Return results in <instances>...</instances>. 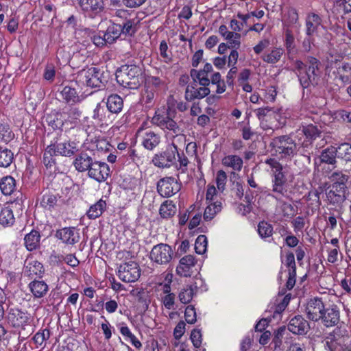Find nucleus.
<instances>
[{"instance_id": "obj_1", "label": "nucleus", "mask_w": 351, "mask_h": 351, "mask_svg": "<svg viewBox=\"0 0 351 351\" xmlns=\"http://www.w3.org/2000/svg\"><path fill=\"white\" fill-rule=\"evenodd\" d=\"M77 150L75 142L63 139L61 132H56L44 150L43 162L47 169H56L57 156L71 158Z\"/></svg>"}, {"instance_id": "obj_2", "label": "nucleus", "mask_w": 351, "mask_h": 351, "mask_svg": "<svg viewBox=\"0 0 351 351\" xmlns=\"http://www.w3.org/2000/svg\"><path fill=\"white\" fill-rule=\"evenodd\" d=\"M294 71L303 90L317 86L321 80L322 63L314 56H307L306 62L301 60L293 62Z\"/></svg>"}, {"instance_id": "obj_3", "label": "nucleus", "mask_w": 351, "mask_h": 351, "mask_svg": "<svg viewBox=\"0 0 351 351\" xmlns=\"http://www.w3.org/2000/svg\"><path fill=\"white\" fill-rule=\"evenodd\" d=\"M265 163L271 168L272 192L276 199L278 197L291 198L293 194L291 185L288 180V171L276 158L265 160Z\"/></svg>"}, {"instance_id": "obj_4", "label": "nucleus", "mask_w": 351, "mask_h": 351, "mask_svg": "<svg viewBox=\"0 0 351 351\" xmlns=\"http://www.w3.org/2000/svg\"><path fill=\"white\" fill-rule=\"evenodd\" d=\"M152 123L158 126L164 131L167 130V134L172 135V142H175L177 146L186 143V135L182 134V130L178 123L172 118L171 108H158L153 116Z\"/></svg>"}, {"instance_id": "obj_5", "label": "nucleus", "mask_w": 351, "mask_h": 351, "mask_svg": "<svg viewBox=\"0 0 351 351\" xmlns=\"http://www.w3.org/2000/svg\"><path fill=\"white\" fill-rule=\"evenodd\" d=\"M293 137L294 132L272 138L269 145L276 156L281 159H289L297 154L298 146L300 144Z\"/></svg>"}, {"instance_id": "obj_6", "label": "nucleus", "mask_w": 351, "mask_h": 351, "mask_svg": "<svg viewBox=\"0 0 351 351\" xmlns=\"http://www.w3.org/2000/svg\"><path fill=\"white\" fill-rule=\"evenodd\" d=\"M142 71L135 64L124 65L117 71L116 80L123 88L135 90L141 85Z\"/></svg>"}, {"instance_id": "obj_7", "label": "nucleus", "mask_w": 351, "mask_h": 351, "mask_svg": "<svg viewBox=\"0 0 351 351\" xmlns=\"http://www.w3.org/2000/svg\"><path fill=\"white\" fill-rule=\"evenodd\" d=\"M332 177L337 181L330 186V190L326 192V197L330 204L340 206L346 199V182L348 178L346 175L337 172L333 173Z\"/></svg>"}, {"instance_id": "obj_8", "label": "nucleus", "mask_w": 351, "mask_h": 351, "mask_svg": "<svg viewBox=\"0 0 351 351\" xmlns=\"http://www.w3.org/2000/svg\"><path fill=\"white\" fill-rule=\"evenodd\" d=\"M176 154H178V146L175 142H171L163 151L154 155L152 162L158 168L168 169L176 163Z\"/></svg>"}, {"instance_id": "obj_9", "label": "nucleus", "mask_w": 351, "mask_h": 351, "mask_svg": "<svg viewBox=\"0 0 351 351\" xmlns=\"http://www.w3.org/2000/svg\"><path fill=\"white\" fill-rule=\"evenodd\" d=\"M328 67L335 81L340 82L342 86L351 84V63L335 59L330 61Z\"/></svg>"}, {"instance_id": "obj_10", "label": "nucleus", "mask_w": 351, "mask_h": 351, "mask_svg": "<svg viewBox=\"0 0 351 351\" xmlns=\"http://www.w3.org/2000/svg\"><path fill=\"white\" fill-rule=\"evenodd\" d=\"M6 319L8 323L14 328L23 326H32L34 322V317L30 313L19 307L9 308Z\"/></svg>"}, {"instance_id": "obj_11", "label": "nucleus", "mask_w": 351, "mask_h": 351, "mask_svg": "<svg viewBox=\"0 0 351 351\" xmlns=\"http://www.w3.org/2000/svg\"><path fill=\"white\" fill-rule=\"evenodd\" d=\"M102 75L100 69L94 66L82 69L77 74L79 80L84 85L98 88L104 86L106 82Z\"/></svg>"}, {"instance_id": "obj_12", "label": "nucleus", "mask_w": 351, "mask_h": 351, "mask_svg": "<svg viewBox=\"0 0 351 351\" xmlns=\"http://www.w3.org/2000/svg\"><path fill=\"white\" fill-rule=\"evenodd\" d=\"M321 131L317 125L312 123L302 125L294 132V138L304 148L308 147L320 136Z\"/></svg>"}, {"instance_id": "obj_13", "label": "nucleus", "mask_w": 351, "mask_h": 351, "mask_svg": "<svg viewBox=\"0 0 351 351\" xmlns=\"http://www.w3.org/2000/svg\"><path fill=\"white\" fill-rule=\"evenodd\" d=\"M173 257L172 247L169 245L162 243L154 245L149 254L151 261L160 265H167Z\"/></svg>"}, {"instance_id": "obj_14", "label": "nucleus", "mask_w": 351, "mask_h": 351, "mask_svg": "<svg viewBox=\"0 0 351 351\" xmlns=\"http://www.w3.org/2000/svg\"><path fill=\"white\" fill-rule=\"evenodd\" d=\"M117 276L123 282H134L141 276L140 267L135 261L124 263L118 267Z\"/></svg>"}, {"instance_id": "obj_15", "label": "nucleus", "mask_w": 351, "mask_h": 351, "mask_svg": "<svg viewBox=\"0 0 351 351\" xmlns=\"http://www.w3.org/2000/svg\"><path fill=\"white\" fill-rule=\"evenodd\" d=\"M181 189V183L178 178L167 176L160 179L157 182V191L163 197H170Z\"/></svg>"}, {"instance_id": "obj_16", "label": "nucleus", "mask_w": 351, "mask_h": 351, "mask_svg": "<svg viewBox=\"0 0 351 351\" xmlns=\"http://www.w3.org/2000/svg\"><path fill=\"white\" fill-rule=\"evenodd\" d=\"M79 7L84 16L95 19L104 10V0H79Z\"/></svg>"}, {"instance_id": "obj_17", "label": "nucleus", "mask_w": 351, "mask_h": 351, "mask_svg": "<svg viewBox=\"0 0 351 351\" xmlns=\"http://www.w3.org/2000/svg\"><path fill=\"white\" fill-rule=\"evenodd\" d=\"M326 305L322 298L314 297L310 298L305 306V313L307 317L313 322H319Z\"/></svg>"}, {"instance_id": "obj_18", "label": "nucleus", "mask_w": 351, "mask_h": 351, "mask_svg": "<svg viewBox=\"0 0 351 351\" xmlns=\"http://www.w3.org/2000/svg\"><path fill=\"white\" fill-rule=\"evenodd\" d=\"M87 173L90 178L101 183L110 176V169L106 162L95 160Z\"/></svg>"}, {"instance_id": "obj_19", "label": "nucleus", "mask_w": 351, "mask_h": 351, "mask_svg": "<svg viewBox=\"0 0 351 351\" xmlns=\"http://www.w3.org/2000/svg\"><path fill=\"white\" fill-rule=\"evenodd\" d=\"M141 145L148 151H153L161 142V136L159 133L152 130H144L139 129L137 132Z\"/></svg>"}, {"instance_id": "obj_20", "label": "nucleus", "mask_w": 351, "mask_h": 351, "mask_svg": "<svg viewBox=\"0 0 351 351\" xmlns=\"http://www.w3.org/2000/svg\"><path fill=\"white\" fill-rule=\"evenodd\" d=\"M91 117L94 123L101 128L111 125L114 120V117L101 103L97 104Z\"/></svg>"}, {"instance_id": "obj_21", "label": "nucleus", "mask_w": 351, "mask_h": 351, "mask_svg": "<svg viewBox=\"0 0 351 351\" xmlns=\"http://www.w3.org/2000/svg\"><path fill=\"white\" fill-rule=\"evenodd\" d=\"M340 321V311L335 304H326L319 322L326 328L337 326Z\"/></svg>"}, {"instance_id": "obj_22", "label": "nucleus", "mask_w": 351, "mask_h": 351, "mask_svg": "<svg viewBox=\"0 0 351 351\" xmlns=\"http://www.w3.org/2000/svg\"><path fill=\"white\" fill-rule=\"evenodd\" d=\"M210 90L208 87L199 86L197 82L193 81L186 88L184 97L188 101L202 99L209 95Z\"/></svg>"}, {"instance_id": "obj_23", "label": "nucleus", "mask_w": 351, "mask_h": 351, "mask_svg": "<svg viewBox=\"0 0 351 351\" xmlns=\"http://www.w3.org/2000/svg\"><path fill=\"white\" fill-rule=\"evenodd\" d=\"M213 72V68L210 63H206L204 68L200 70L193 69L190 71V74L194 82H197L199 86L208 87L210 85V80Z\"/></svg>"}, {"instance_id": "obj_24", "label": "nucleus", "mask_w": 351, "mask_h": 351, "mask_svg": "<svg viewBox=\"0 0 351 351\" xmlns=\"http://www.w3.org/2000/svg\"><path fill=\"white\" fill-rule=\"evenodd\" d=\"M56 237L66 245H73L80 239L79 230L75 227H65L56 231Z\"/></svg>"}, {"instance_id": "obj_25", "label": "nucleus", "mask_w": 351, "mask_h": 351, "mask_svg": "<svg viewBox=\"0 0 351 351\" xmlns=\"http://www.w3.org/2000/svg\"><path fill=\"white\" fill-rule=\"evenodd\" d=\"M23 274L29 279L42 278L45 274L43 265L36 259L30 258L25 261Z\"/></svg>"}, {"instance_id": "obj_26", "label": "nucleus", "mask_w": 351, "mask_h": 351, "mask_svg": "<svg viewBox=\"0 0 351 351\" xmlns=\"http://www.w3.org/2000/svg\"><path fill=\"white\" fill-rule=\"evenodd\" d=\"M287 329L294 335H305L310 330V324L302 315H298L289 320Z\"/></svg>"}, {"instance_id": "obj_27", "label": "nucleus", "mask_w": 351, "mask_h": 351, "mask_svg": "<svg viewBox=\"0 0 351 351\" xmlns=\"http://www.w3.org/2000/svg\"><path fill=\"white\" fill-rule=\"evenodd\" d=\"M60 95L62 101L70 106L78 104L82 101L81 96L72 84L64 85L60 90Z\"/></svg>"}, {"instance_id": "obj_28", "label": "nucleus", "mask_w": 351, "mask_h": 351, "mask_svg": "<svg viewBox=\"0 0 351 351\" xmlns=\"http://www.w3.org/2000/svg\"><path fill=\"white\" fill-rule=\"evenodd\" d=\"M94 161L95 159L88 155L86 152L82 151L76 155L72 164L77 171L84 173L88 172Z\"/></svg>"}, {"instance_id": "obj_29", "label": "nucleus", "mask_w": 351, "mask_h": 351, "mask_svg": "<svg viewBox=\"0 0 351 351\" xmlns=\"http://www.w3.org/2000/svg\"><path fill=\"white\" fill-rule=\"evenodd\" d=\"M50 337V329L49 328H41L31 338L29 343L34 345V349L43 350L46 347L47 341Z\"/></svg>"}, {"instance_id": "obj_30", "label": "nucleus", "mask_w": 351, "mask_h": 351, "mask_svg": "<svg viewBox=\"0 0 351 351\" xmlns=\"http://www.w3.org/2000/svg\"><path fill=\"white\" fill-rule=\"evenodd\" d=\"M221 164L223 167L230 168L234 171L231 172V176H236L235 172L241 171L243 166V159L238 155H227L222 158Z\"/></svg>"}, {"instance_id": "obj_31", "label": "nucleus", "mask_w": 351, "mask_h": 351, "mask_svg": "<svg viewBox=\"0 0 351 351\" xmlns=\"http://www.w3.org/2000/svg\"><path fill=\"white\" fill-rule=\"evenodd\" d=\"M41 235L40 231L32 229L24 237V245L27 251L33 252L40 247Z\"/></svg>"}, {"instance_id": "obj_32", "label": "nucleus", "mask_w": 351, "mask_h": 351, "mask_svg": "<svg viewBox=\"0 0 351 351\" xmlns=\"http://www.w3.org/2000/svg\"><path fill=\"white\" fill-rule=\"evenodd\" d=\"M45 121L47 125L53 130H60V132L62 133L66 117L63 113L54 111L47 114Z\"/></svg>"}, {"instance_id": "obj_33", "label": "nucleus", "mask_w": 351, "mask_h": 351, "mask_svg": "<svg viewBox=\"0 0 351 351\" xmlns=\"http://www.w3.org/2000/svg\"><path fill=\"white\" fill-rule=\"evenodd\" d=\"M34 299L43 298L49 291L48 285L41 280L34 279L27 286Z\"/></svg>"}, {"instance_id": "obj_34", "label": "nucleus", "mask_w": 351, "mask_h": 351, "mask_svg": "<svg viewBox=\"0 0 351 351\" xmlns=\"http://www.w3.org/2000/svg\"><path fill=\"white\" fill-rule=\"evenodd\" d=\"M228 40V45L230 46L231 51L228 56L230 64H237L239 58V53L237 50L241 47V34L238 32H234L231 38H226Z\"/></svg>"}, {"instance_id": "obj_35", "label": "nucleus", "mask_w": 351, "mask_h": 351, "mask_svg": "<svg viewBox=\"0 0 351 351\" xmlns=\"http://www.w3.org/2000/svg\"><path fill=\"white\" fill-rule=\"evenodd\" d=\"M285 47L287 51V58L289 60H294V58L299 53V49L295 44V37L292 31L287 29L285 31Z\"/></svg>"}, {"instance_id": "obj_36", "label": "nucleus", "mask_w": 351, "mask_h": 351, "mask_svg": "<svg viewBox=\"0 0 351 351\" xmlns=\"http://www.w3.org/2000/svg\"><path fill=\"white\" fill-rule=\"evenodd\" d=\"M195 264V259L193 255H186L180 258L179 265L176 267L177 274L180 276H190L192 267Z\"/></svg>"}, {"instance_id": "obj_37", "label": "nucleus", "mask_w": 351, "mask_h": 351, "mask_svg": "<svg viewBox=\"0 0 351 351\" xmlns=\"http://www.w3.org/2000/svg\"><path fill=\"white\" fill-rule=\"evenodd\" d=\"M106 107L108 110L114 114H119L123 108V99L117 94H111L106 99Z\"/></svg>"}, {"instance_id": "obj_38", "label": "nucleus", "mask_w": 351, "mask_h": 351, "mask_svg": "<svg viewBox=\"0 0 351 351\" xmlns=\"http://www.w3.org/2000/svg\"><path fill=\"white\" fill-rule=\"evenodd\" d=\"M107 209L106 200L100 198L95 203L91 204L86 212V215L89 219H96L101 217Z\"/></svg>"}, {"instance_id": "obj_39", "label": "nucleus", "mask_w": 351, "mask_h": 351, "mask_svg": "<svg viewBox=\"0 0 351 351\" xmlns=\"http://www.w3.org/2000/svg\"><path fill=\"white\" fill-rule=\"evenodd\" d=\"M15 221L12 208L10 205H4L0 210V225L5 228H10Z\"/></svg>"}, {"instance_id": "obj_40", "label": "nucleus", "mask_w": 351, "mask_h": 351, "mask_svg": "<svg viewBox=\"0 0 351 351\" xmlns=\"http://www.w3.org/2000/svg\"><path fill=\"white\" fill-rule=\"evenodd\" d=\"M16 190V181L12 176H5L0 180V191L5 196L12 195Z\"/></svg>"}, {"instance_id": "obj_41", "label": "nucleus", "mask_w": 351, "mask_h": 351, "mask_svg": "<svg viewBox=\"0 0 351 351\" xmlns=\"http://www.w3.org/2000/svg\"><path fill=\"white\" fill-rule=\"evenodd\" d=\"M322 23L321 17L315 13L308 14L306 19V34L307 36H312L317 32V28Z\"/></svg>"}, {"instance_id": "obj_42", "label": "nucleus", "mask_w": 351, "mask_h": 351, "mask_svg": "<svg viewBox=\"0 0 351 351\" xmlns=\"http://www.w3.org/2000/svg\"><path fill=\"white\" fill-rule=\"evenodd\" d=\"M58 196L52 193L48 192L43 195L40 202V206L44 210L52 212L58 206Z\"/></svg>"}, {"instance_id": "obj_43", "label": "nucleus", "mask_w": 351, "mask_h": 351, "mask_svg": "<svg viewBox=\"0 0 351 351\" xmlns=\"http://www.w3.org/2000/svg\"><path fill=\"white\" fill-rule=\"evenodd\" d=\"M177 208L172 200H165L160 206L159 214L162 219H170L176 213Z\"/></svg>"}, {"instance_id": "obj_44", "label": "nucleus", "mask_w": 351, "mask_h": 351, "mask_svg": "<svg viewBox=\"0 0 351 351\" xmlns=\"http://www.w3.org/2000/svg\"><path fill=\"white\" fill-rule=\"evenodd\" d=\"M325 347L329 351H341L344 341L336 337L335 335L330 332L325 338Z\"/></svg>"}, {"instance_id": "obj_45", "label": "nucleus", "mask_w": 351, "mask_h": 351, "mask_svg": "<svg viewBox=\"0 0 351 351\" xmlns=\"http://www.w3.org/2000/svg\"><path fill=\"white\" fill-rule=\"evenodd\" d=\"M197 286L187 285L184 287L178 294L179 300L181 303L186 304L191 302L195 294Z\"/></svg>"}, {"instance_id": "obj_46", "label": "nucleus", "mask_w": 351, "mask_h": 351, "mask_svg": "<svg viewBox=\"0 0 351 351\" xmlns=\"http://www.w3.org/2000/svg\"><path fill=\"white\" fill-rule=\"evenodd\" d=\"M207 203L208 206L205 208L203 215L204 219L206 221L212 220L221 210L222 208V204L219 201Z\"/></svg>"}, {"instance_id": "obj_47", "label": "nucleus", "mask_w": 351, "mask_h": 351, "mask_svg": "<svg viewBox=\"0 0 351 351\" xmlns=\"http://www.w3.org/2000/svg\"><path fill=\"white\" fill-rule=\"evenodd\" d=\"M14 160V156L12 150L0 146V167L8 168Z\"/></svg>"}, {"instance_id": "obj_48", "label": "nucleus", "mask_w": 351, "mask_h": 351, "mask_svg": "<svg viewBox=\"0 0 351 351\" xmlns=\"http://www.w3.org/2000/svg\"><path fill=\"white\" fill-rule=\"evenodd\" d=\"M120 333L125 338L129 339L132 346L136 349L140 350L142 348L141 342L138 338L131 332L129 327L124 323L121 324L119 327Z\"/></svg>"}, {"instance_id": "obj_49", "label": "nucleus", "mask_w": 351, "mask_h": 351, "mask_svg": "<svg viewBox=\"0 0 351 351\" xmlns=\"http://www.w3.org/2000/svg\"><path fill=\"white\" fill-rule=\"evenodd\" d=\"M338 157L337 147L330 146L324 149L320 155L322 162L334 165L336 162V157Z\"/></svg>"}, {"instance_id": "obj_50", "label": "nucleus", "mask_w": 351, "mask_h": 351, "mask_svg": "<svg viewBox=\"0 0 351 351\" xmlns=\"http://www.w3.org/2000/svg\"><path fill=\"white\" fill-rule=\"evenodd\" d=\"M108 44L114 43L121 34L120 24L112 23L109 25L104 32Z\"/></svg>"}, {"instance_id": "obj_51", "label": "nucleus", "mask_w": 351, "mask_h": 351, "mask_svg": "<svg viewBox=\"0 0 351 351\" xmlns=\"http://www.w3.org/2000/svg\"><path fill=\"white\" fill-rule=\"evenodd\" d=\"M159 55L160 61L162 63L171 64L173 62L172 51L169 49V46L166 40H163L159 45Z\"/></svg>"}, {"instance_id": "obj_52", "label": "nucleus", "mask_w": 351, "mask_h": 351, "mask_svg": "<svg viewBox=\"0 0 351 351\" xmlns=\"http://www.w3.org/2000/svg\"><path fill=\"white\" fill-rule=\"evenodd\" d=\"M256 117L258 119L263 123V121H267L268 118H275L276 119L278 116V114L272 108L269 106L259 108L254 110Z\"/></svg>"}, {"instance_id": "obj_53", "label": "nucleus", "mask_w": 351, "mask_h": 351, "mask_svg": "<svg viewBox=\"0 0 351 351\" xmlns=\"http://www.w3.org/2000/svg\"><path fill=\"white\" fill-rule=\"evenodd\" d=\"M283 53L282 48L275 47L269 53H265L261 58L264 62L268 64H275L280 60Z\"/></svg>"}, {"instance_id": "obj_54", "label": "nucleus", "mask_w": 351, "mask_h": 351, "mask_svg": "<svg viewBox=\"0 0 351 351\" xmlns=\"http://www.w3.org/2000/svg\"><path fill=\"white\" fill-rule=\"evenodd\" d=\"M322 193L321 189L319 191L317 189L311 190L306 197V202L308 204V206L313 209H319L321 206L320 194Z\"/></svg>"}, {"instance_id": "obj_55", "label": "nucleus", "mask_w": 351, "mask_h": 351, "mask_svg": "<svg viewBox=\"0 0 351 351\" xmlns=\"http://www.w3.org/2000/svg\"><path fill=\"white\" fill-rule=\"evenodd\" d=\"M257 231L261 239H266L272 237L274 228L271 224L263 220L258 223Z\"/></svg>"}, {"instance_id": "obj_56", "label": "nucleus", "mask_w": 351, "mask_h": 351, "mask_svg": "<svg viewBox=\"0 0 351 351\" xmlns=\"http://www.w3.org/2000/svg\"><path fill=\"white\" fill-rule=\"evenodd\" d=\"M226 82H225L224 80L221 78V75L219 72H215L211 75L210 84L216 86L215 93L217 94H222L226 91Z\"/></svg>"}, {"instance_id": "obj_57", "label": "nucleus", "mask_w": 351, "mask_h": 351, "mask_svg": "<svg viewBox=\"0 0 351 351\" xmlns=\"http://www.w3.org/2000/svg\"><path fill=\"white\" fill-rule=\"evenodd\" d=\"M291 298V294H286L282 299L280 301L276 300L273 308H274V317L277 315H280L281 313L286 309Z\"/></svg>"}, {"instance_id": "obj_58", "label": "nucleus", "mask_w": 351, "mask_h": 351, "mask_svg": "<svg viewBox=\"0 0 351 351\" xmlns=\"http://www.w3.org/2000/svg\"><path fill=\"white\" fill-rule=\"evenodd\" d=\"M121 34L125 36H133L136 32V23L135 19H126L122 25H120Z\"/></svg>"}, {"instance_id": "obj_59", "label": "nucleus", "mask_w": 351, "mask_h": 351, "mask_svg": "<svg viewBox=\"0 0 351 351\" xmlns=\"http://www.w3.org/2000/svg\"><path fill=\"white\" fill-rule=\"evenodd\" d=\"M14 136L10 125L7 123H0V140L5 143L10 142Z\"/></svg>"}, {"instance_id": "obj_60", "label": "nucleus", "mask_w": 351, "mask_h": 351, "mask_svg": "<svg viewBox=\"0 0 351 351\" xmlns=\"http://www.w3.org/2000/svg\"><path fill=\"white\" fill-rule=\"evenodd\" d=\"M13 198L10 200V205L11 208L14 205L15 207L21 210H23L24 207V202L26 199L25 195L22 193L21 191L16 190L14 193H12Z\"/></svg>"}, {"instance_id": "obj_61", "label": "nucleus", "mask_w": 351, "mask_h": 351, "mask_svg": "<svg viewBox=\"0 0 351 351\" xmlns=\"http://www.w3.org/2000/svg\"><path fill=\"white\" fill-rule=\"evenodd\" d=\"M280 209L283 217L287 219H292L298 213V207L287 202H282Z\"/></svg>"}, {"instance_id": "obj_62", "label": "nucleus", "mask_w": 351, "mask_h": 351, "mask_svg": "<svg viewBox=\"0 0 351 351\" xmlns=\"http://www.w3.org/2000/svg\"><path fill=\"white\" fill-rule=\"evenodd\" d=\"M338 158H342L346 161H351V144L343 143L337 147Z\"/></svg>"}, {"instance_id": "obj_63", "label": "nucleus", "mask_w": 351, "mask_h": 351, "mask_svg": "<svg viewBox=\"0 0 351 351\" xmlns=\"http://www.w3.org/2000/svg\"><path fill=\"white\" fill-rule=\"evenodd\" d=\"M208 240L205 235H199L195 240V250L198 254H203L207 250Z\"/></svg>"}, {"instance_id": "obj_64", "label": "nucleus", "mask_w": 351, "mask_h": 351, "mask_svg": "<svg viewBox=\"0 0 351 351\" xmlns=\"http://www.w3.org/2000/svg\"><path fill=\"white\" fill-rule=\"evenodd\" d=\"M282 263L288 269V273L296 272L295 256L292 252L289 251L286 253L285 260H282Z\"/></svg>"}]
</instances>
